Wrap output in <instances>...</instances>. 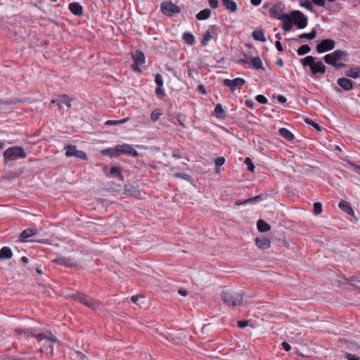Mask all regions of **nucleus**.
<instances>
[{
  "mask_svg": "<svg viewBox=\"0 0 360 360\" xmlns=\"http://www.w3.org/2000/svg\"><path fill=\"white\" fill-rule=\"evenodd\" d=\"M221 299L226 306L237 307L243 303V293L232 290H224L221 293Z\"/></svg>",
  "mask_w": 360,
  "mask_h": 360,
  "instance_id": "1",
  "label": "nucleus"
},
{
  "mask_svg": "<svg viewBox=\"0 0 360 360\" xmlns=\"http://www.w3.org/2000/svg\"><path fill=\"white\" fill-rule=\"evenodd\" d=\"M27 157V153L21 147L13 146L8 148L4 153V162L15 160L17 159H24Z\"/></svg>",
  "mask_w": 360,
  "mask_h": 360,
  "instance_id": "2",
  "label": "nucleus"
},
{
  "mask_svg": "<svg viewBox=\"0 0 360 360\" xmlns=\"http://www.w3.org/2000/svg\"><path fill=\"white\" fill-rule=\"evenodd\" d=\"M114 192L119 193H127V184L124 176L118 167L114 166Z\"/></svg>",
  "mask_w": 360,
  "mask_h": 360,
  "instance_id": "3",
  "label": "nucleus"
},
{
  "mask_svg": "<svg viewBox=\"0 0 360 360\" xmlns=\"http://www.w3.org/2000/svg\"><path fill=\"white\" fill-rule=\"evenodd\" d=\"M323 60L327 64H330L334 62L336 63L340 60L347 61L348 53L345 51L337 49L331 53L326 54L323 57Z\"/></svg>",
  "mask_w": 360,
  "mask_h": 360,
  "instance_id": "4",
  "label": "nucleus"
},
{
  "mask_svg": "<svg viewBox=\"0 0 360 360\" xmlns=\"http://www.w3.org/2000/svg\"><path fill=\"white\" fill-rule=\"evenodd\" d=\"M293 24L298 29H304L307 26L308 18L307 17L300 11L295 10L290 13Z\"/></svg>",
  "mask_w": 360,
  "mask_h": 360,
  "instance_id": "5",
  "label": "nucleus"
},
{
  "mask_svg": "<svg viewBox=\"0 0 360 360\" xmlns=\"http://www.w3.org/2000/svg\"><path fill=\"white\" fill-rule=\"evenodd\" d=\"M160 8L162 13L167 16H173L181 12L180 7L172 3L171 1L162 2L160 4Z\"/></svg>",
  "mask_w": 360,
  "mask_h": 360,
  "instance_id": "6",
  "label": "nucleus"
},
{
  "mask_svg": "<svg viewBox=\"0 0 360 360\" xmlns=\"http://www.w3.org/2000/svg\"><path fill=\"white\" fill-rule=\"evenodd\" d=\"M122 154L129 155L132 157H137L138 152L129 144H118L114 148V156L120 155Z\"/></svg>",
  "mask_w": 360,
  "mask_h": 360,
  "instance_id": "7",
  "label": "nucleus"
},
{
  "mask_svg": "<svg viewBox=\"0 0 360 360\" xmlns=\"http://www.w3.org/2000/svg\"><path fill=\"white\" fill-rule=\"evenodd\" d=\"M220 32V28L217 25H213L210 26L203 34V38L201 41L202 45L206 46L210 39L215 38Z\"/></svg>",
  "mask_w": 360,
  "mask_h": 360,
  "instance_id": "8",
  "label": "nucleus"
},
{
  "mask_svg": "<svg viewBox=\"0 0 360 360\" xmlns=\"http://www.w3.org/2000/svg\"><path fill=\"white\" fill-rule=\"evenodd\" d=\"M72 297L75 300L79 301L80 303L89 307V308L95 309L96 307V303L95 301L86 295L77 292L73 294Z\"/></svg>",
  "mask_w": 360,
  "mask_h": 360,
  "instance_id": "9",
  "label": "nucleus"
},
{
  "mask_svg": "<svg viewBox=\"0 0 360 360\" xmlns=\"http://www.w3.org/2000/svg\"><path fill=\"white\" fill-rule=\"evenodd\" d=\"M335 47V41L333 39H327L322 40L316 45V51L322 53L334 49Z\"/></svg>",
  "mask_w": 360,
  "mask_h": 360,
  "instance_id": "10",
  "label": "nucleus"
},
{
  "mask_svg": "<svg viewBox=\"0 0 360 360\" xmlns=\"http://www.w3.org/2000/svg\"><path fill=\"white\" fill-rule=\"evenodd\" d=\"M245 83V79L240 77L233 79H225L223 81V84L229 87L231 92H233L236 89H240Z\"/></svg>",
  "mask_w": 360,
  "mask_h": 360,
  "instance_id": "11",
  "label": "nucleus"
},
{
  "mask_svg": "<svg viewBox=\"0 0 360 360\" xmlns=\"http://www.w3.org/2000/svg\"><path fill=\"white\" fill-rule=\"evenodd\" d=\"M65 155L68 158L70 157H77L82 160H86L87 156L86 154L82 151L77 149L75 146L69 145L65 147Z\"/></svg>",
  "mask_w": 360,
  "mask_h": 360,
  "instance_id": "12",
  "label": "nucleus"
},
{
  "mask_svg": "<svg viewBox=\"0 0 360 360\" xmlns=\"http://www.w3.org/2000/svg\"><path fill=\"white\" fill-rule=\"evenodd\" d=\"M283 7L284 6L282 4H278L271 7L269 9L270 16L278 20L283 19L285 15H287V13H283Z\"/></svg>",
  "mask_w": 360,
  "mask_h": 360,
  "instance_id": "13",
  "label": "nucleus"
},
{
  "mask_svg": "<svg viewBox=\"0 0 360 360\" xmlns=\"http://www.w3.org/2000/svg\"><path fill=\"white\" fill-rule=\"evenodd\" d=\"M53 262L62 265L65 267L76 266L77 265L76 261L70 257H66L63 256L56 257L53 260Z\"/></svg>",
  "mask_w": 360,
  "mask_h": 360,
  "instance_id": "14",
  "label": "nucleus"
},
{
  "mask_svg": "<svg viewBox=\"0 0 360 360\" xmlns=\"http://www.w3.org/2000/svg\"><path fill=\"white\" fill-rule=\"evenodd\" d=\"M326 67L321 61L314 62L312 67H311V71L312 75L317 73L324 74L326 72Z\"/></svg>",
  "mask_w": 360,
  "mask_h": 360,
  "instance_id": "15",
  "label": "nucleus"
},
{
  "mask_svg": "<svg viewBox=\"0 0 360 360\" xmlns=\"http://www.w3.org/2000/svg\"><path fill=\"white\" fill-rule=\"evenodd\" d=\"M281 20L282 21V28L284 31L288 32L292 28L293 22L290 14L285 15Z\"/></svg>",
  "mask_w": 360,
  "mask_h": 360,
  "instance_id": "16",
  "label": "nucleus"
},
{
  "mask_svg": "<svg viewBox=\"0 0 360 360\" xmlns=\"http://www.w3.org/2000/svg\"><path fill=\"white\" fill-rule=\"evenodd\" d=\"M132 58L134 60V63L138 65H143L145 63V55L141 51L136 50L134 52H132Z\"/></svg>",
  "mask_w": 360,
  "mask_h": 360,
  "instance_id": "17",
  "label": "nucleus"
},
{
  "mask_svg": "<svg viewBox=\"0 0 360 360\" xmlns=\"http://www.w3.org/2000/svg\"><path fill=\"white\" fill-rule=\"evenodd\" d=\"M338 84L345 91H349L353 88L352 82L347 78H339Z\"/></svg>",
  "mask_w": 360,
  "mask_h": 360,
  "instance_id": "18",
  "label": "nucleus"
},
{
  "mask_svg": "<svg viewBox=\"0 0 360 360\" xmlns=\"http://www.w3.org/2000/svg\"><path fill=\"white\" fill-rule=\"evenodd\" d=\"M69 9L75 15H82L83 13V8L82 5L77 2H72L69 4Z\"/></svg>",
  "mask_w": 360,
  "mask_h": 360,
  "instance_id": "19",
  "label": "nucleus"
},
{
  "mask_svg": "<svg viewBox=\"0 0 360 360\" xmlns=\"http://www.w3.org/2000/svg\"><path fill=\"white\" fill-rule=\"evenodd\" d=\"M338 207H340V210H342V211L345 212L346 213L351 216H353L354 214V212L350 204L345 200H342L339 202Z\"/></svg>",
  "mask_w": 360,
  "mask_h": 360,
  "instance_id": "20",
  "label": "nucleus"
},
{
  "mask_svg": "<svg viewBox=\"0 0 360 360\" xmlns=\"http://www.w3.org/2000/svg\"><path fill=\"white\" fill-rule=\"evenodd\" d=\"M255 243L259 248L262 250H266L270 247L271 242L266 238H256Z\"/></svg>",
  "mask_w": 360,
  "mask_h": 360,
  "instance_id": "21",
  "label": "nucleus"
},
{
  "mask_svg": "<svg viewBox=\"0 0 360 360\" xmlns=\"http://www.w3.org/2000/svg\"><path fill=\"white\" fill-rule=\"evenodd\" d=\"M38 233V231L34 229H27L24 230L20 235V239L24 240L29 237L35 236Z\"/></svg>",
  "mask_w": 360,
  "mask_h": 360,
  "instance_id": "22",
  "label": "nucleus"
},
{
  "mask_svg": "<svg viewBox=\"0 0 360 360\" xmlns=\"http://www.w3.org/2000/svg\"><path fill=\"white\" fill-rule=\"evenodd\" d=\"M13 256V252L10 248L3 247L0 250V259H8Z\"/></svg>",
  "mask_w": 360,
  "mask_h": 360,
  "instance_id": "23",
  "label": "nucleus"
},
{
  "mask_svg": "<svg viewBox=\"0 0 360 360\" xmlns=\"http://www.w3.org/2000/svg\"><path fill=\"white\" fill-rule=\"evenodd\" d=\"M250 64H252V68L255 70H264L262 61L259 56L253 57L251 60Z\"/></svg>",
  "mask_w": 360,
  "mask_h": 360,
  "instance_id": "24",
  "label": "nucleus"
},
{
  "mask_svg": "<svg viewBox=\"0 0 360 360\" xmlns=\"http://www.w3.org/2000/svg\"><path fill=\"white\" fill-rule=\"evenodd\" d=\"M222 4L231 13L235 12L237 10V4L233 0H222Z\"/></svg>",
  "mask_w": 360,
  "mask_h": 360,
  "instance_id": "25",
  "label": "nucleus"
},
{
  "mask_svg": "<svg viewBox=\"0 0 360 360\" xmlns=\"http://www.w3.org/2000/svg\"><path fill=\"white\" fill-rule=\"evenodd\" d=\"M279 134L288 141H291L295 139L294 135L291 131L285 128H281L278 131Z\"/></svg>",
  "mask_w": 360,
  "mask_h": 360,
  "instance_id": "26",
  "label": "nucleus"
},
{
  "mask_svg": "<svg viewBox=\"0 0 360 360\" xmlns=\"http://www.w3.org/2000/svg\"><path fill=\"white\" fill-rule=\"evenodd\" d=\"M345 75L354 79L360 77V68L354 67L351 68L345 72Z\"/></svg>",
  "mask_w": 360,
  "mask_h": 360,
  "instance_id": "27",
  "label": "nucleus"
},
{
  "mask_svg": "<svg viewBox=\"0 0 360 360\" xmlns=\"http://www.w3.org/2000/svg\"><path fill=\"white\" fill-rule=\"evenodd\" d=\"M211 11L209 8H205L196 14V18L198 20H204L210 18Z\"/></svg>",
  "mask_w": 360,
  "mask_h": 360,
  "instance_id": "28",
  "label": "nucleus"
},
{
  "mask_svg": "<svg viewBox=\"0 0 360 360\" xmlns=\"http://www.w3.org/2000/svg\"><path fill=\"white\" fill-rule=\"evenodd\" d=\"M257 229L260 232H266L269 231L271 229V226L262 219H259L257 221Z\"/></svg>",
  "mask_w": 360,
  "mask_h": 360,
  "instance_id": "29",
  "label": "nucleus"
},
{
  "mask_svg": "<svg viewBox=\"0 0 360 360\" xmlns=\"http://www.w3.org/2000/svg\"><path fill=\"white\" fill-rule=\"evenodd\" d=\"M65 104L68 108L71 107V100L69 98V97L64 94L60 96L59 101L58 102V105L59 108H61L62 104Z\"/></svg>",
  "mask_w": 360,
  "mask_h": 360,
  "instance_id": "30",
  "label": "nucleus"
},
{
  "mask_svg": "<svg viewBox=\"0 0 360 360\" xmlns=\"http://www.w3.org/2000/svg\"><path fill=\"white\" fill-rule=\"evenodd\" d=\"M317 32L315 29H312L309 33H302L298 35L299 39H314L316 37Z\"/></svg>",
  "mask_w": 360,
  "mask_h": 360,
  "instance_id": "31",
  "label": "nucleus"
},
{
  "mask_svg": "<svg viewBox=\"0 0 360 360\" xmlns=\"http://www.w3.org/2000/svg\"><path fill=\"white\" fill-rule=\"evenodd\" d=\"M252 36L253 39L256 41H260L262 42L266 41V38L264 35V33L261 30L253 31Z\"/></svg>",
  "mask_w": 360,
  "mask_h": 360,
  "instance_id": "32",
  "label": "nucleus"
},
{
  "mask_svg": "<svg viewBox=\"0 0 360 360\" xmlns=\"http://www.w3.org/2000/svg\"><path fill=\"white\" fill-rule=\"evenodd\" d=\"M315 60V58L311 56H308L300 60V62L303 66H309L310 68L312 67L313 63Z\"/></svg>",
  "mask_w": 360,
  "mask_h": 360,
  "instance_id": "33",
  "label": "nucleus"
},
{
  "mask_svg": "<svg viewBox=\"0 0 360 360\" xmlns=\"http://www.w3.org/2000/svg\"><path fill=\"white\" fill-rule=\"evenodd\" d=\"M183 39L188 45H193L195 42L194 36L190 32H186L183 35Z\"/></svg>",
  "mask_w": 360,
  "mask_h": 360,
  "instance_id": "34",
  "label": "nucleus"
},
{
  "mask_svg": "<svg viewBox=\"0 0 360 360\" xmlns=\"http://www.w3.org/2000/svg\"><path fill=\"white\" fill-rule=\"evenodd\" d=\"M299 4L300 6L305 8L308 11L313 12L314 7L312 6L311 1L309 0H300Z\"/></svg>",
  "mask_w": 360,
  "mask_h": 360,
  "instance_id": "35",
  "label": "nucleus"
},
{
  "mask_svg": "<svg viewBox=\"0 0 360 360\" xmlns=\"http://www.w3.org/2000/svg\"><path fill=\"white\" fill-rule=\"evenodd\" d=\"M214 112L218 118H224L225 117L224 110L220 103L216 105Z\"/></svg>",
  "mask_w": 360,
  "mask_h": 360,
  "instance_id": "36",
  "label": "nucleus"
},
{
  "mask_svg": "<svg viewBox=\"0 0 360 360\" xmlns=\"http://www.w3.org/2000/svg\"><path fill=\"white\" fill-rule=\"evenodd\" d=\"M311 51V48L309 45L304 44L301 46L297 51V54L299 56H304L308 53H309Z\"/></svg>",
  "mask_w": 360,
  "mask_h": 360,
  "instance_id": "37",
  "label": "nucleus"
},
{
  "mask_svg": "<svg viewBox=\"0 0 360 360\" xmlns=\"http://www.w3.org/2000/svg\"><path fill=\"white\" fill-rule=\"evenodd\" d=\"M252 58L248 56L247 54H244V58H240L236 60V63L240 65H250L251 63Z\"/></svg>",
  "mask_w": 360,
  "mask_h": 360,
  "instance_id": "38",
  "label": "nucleus"
},
{
  "mask_svg": "<svg viewBox=\"0 0 360 360\" xmlns=\"http://www.w3.org/2000/svg\"><path fill=\"white\" fill-rule=\"evenodd\" d=\"M304 122L309 124V125H311L312 127H314L317 131H321V127H320V125L314 122L311 119H310L309 117H306L304 118Z\"/></svg>",
  "mask_w": 360,
  "mask_h": 360,
  "instance_id": "39",
  "label": "nucleus"
},
{
  "mask_svg": "<svg viewBox=\"0 0 360 360\" xmlns=\"http://www.w3.org/2000/svg\"><path fill=\"white\" fill-rule=\"evenodd\" d=\"M347 348L352 351H357L359 349L360 347L354 342L352 341H345Z\"/></svg>",
  "mask_w": 360,
  "mask_h": 360,
  "instance_id": "40",
  "label": "nucleus"
},
{
  "mask_svg": "<svg viewBox=\"0 0 360 360\" xmlns=\"http://www.w3.org/2000/svg\"><path fill=\"white\" fill-rule=\"evenodd\" d=\"M225 158L224 157H219L215 160V169L216 170L219 169V168L224 164Z\"/></svg>",
  "mask_w": 360,
  "mask_h": 360,
  "instance_id": "41",
  "label": "nucleus"
},
{
  "mask_svg": "<svg viewBox=\"0 0 360 360\" xmlns=\"http://www.w3.org/2000/svg\"><path fill=\"white\" fill-rule=\"evenodd\" d=\"M245 163L247 165L248 169L250 172H253L255 170V166H254V164L252 163L251 159L250 158H246L245 160Z\"/></svg>",
  "mask_w": 360,
  "mask_h": 360,
  "instance_id": "42",
  "label": "nucleus"
},
{
  "mask_svg": "<svg viewBox=\"0 0 360 360\" xmlns=\"http://www.w3.org/2000/svg\"><path fill=\"white\" fill-rule=\"evenodd\" d=\"M322 212V205L321 202H314V212L315 214H319Z\"/></svg>",
  "mask_w": 360,
  "mask_h": 360,
  "instance_id": "43",
  "label": "nucleus"
},
{
  "mask_svg": "<svg viewBox=\"0 0 360 360\" xmlns=\"http://www.w3.org/2000/svg\"><path fill=\"white\" fill-rule=\"evenodd\" d=\"M162 115L160 110H155L150 115V118L153 121L155 122L158 120L160 116Z\"/></svg>",
  "mask_w": 360,
  "mask_h": 360,
  "instance_id": "44",
  "label": "nucleus"
},
{
  "mask_svg": "<svg viewBox=\"0 0 360 360\" xmlns=\"http://www.w3.org/2000/svg\"><path fill=\"white\" fill-rule=\"evenodd\" d=\"M260 199H262V196L261 195H257V196H255L253 198H250L245 200L242 204L252 203V202H257ZM239 204L240 203H238V205H239Z\"/></svg>",
  "mask_w": 360,
  "mask_h": 360,
  "instance_id": "45",
  "label": "nucleus"
},
{
  "mask_svg": "<svg viewBox=\"0 0 360 360\" xmlns=\"http://www.w3.org/2000/svg\"><path fill=\"white\" fill-rule=\"evenodd\" d=\"M256 101L262 104H266L268 103V99L263 95H257L256 96Z\"/></svg>",
  "mask_w": 360,
  "mask_h": 360,
  "instance_id": "46",
  "label": "nucleus"
},
{
  "mask_svg": "<svg viewBox=\"0 0 360 360\" xmlns=\"http://www.w3.org/2000/svg\"><path fill=\"white\" fill-rule=\"evenodd\" d=\"M43 339H46L47 340H49V342H58V339L57 338L53 335L52 333H50L44 337L42 338Z\"/></svg>",
  "mask_w": 360,
  "mask_h": 360,
  "instance_id": "47",
  "label": "nucleus"
},
{
  "mask_svg": "<svg viewBox=\"0 0 360 360\" xmlns=\"http://www.w3.org/2000/svg\"><path fill=\"white\" fill-rule=\"evenodd\" d=\"M155 82L157 84L158 86H163V80L161 75L157 74L155 77Z\"/></svg>",
  "mask_w": 360,
  "mask_h": 360,
  "instance_id": "48",
  "label": "nucleus"
},
{
  "mask_svg": "<svg viewBox=\"0 0 360 360\" xmlns=\"http://www.w3.org/2000/svg\"><path fill=\"white\" fill-rule=\"evenodd\" d=\"M174 176L176 177L181 178L187 181H188L191 179V176L185 173H176Z\"/></svg>",
  "mask_w": 360,
  "mask_h": 360,
  "instance_id": "49",
  "label": "nucleus"
},
{
  "mask_svg": "<svg viewBox=\"0 0 360 360\" xmlns=\"http://www.w3.org/2000/svg\"><path fill=\"white\" fill-rule=\"evenodd\" d=\"M311 2L318 6L326 8V0H311Z\"/></svg>",
  "mask_w": 360,
  "mask_h": 360,
  "instance_id": "50",
  "label": "nucleus"
},
{
  "mask_svg": "<svg viewBox=\"0 0 360 360\" xmlns=\"http://www.w3.org/2000/svg\"><path fill=\"white\" fill-rule=\"evenodd\" d=\"M329 65L336 68H345L347 66V65L345 63H341V62H336V63H330Z\"/></svg>",
  "mask_w": 360,
  "mask_h": 360,
  "instance_id": "51",
  "label": "nucleus"
},
{
  "mask_svg": "<svg viewBox=\"0 0 360 360\" xmlns=\"http://www.w3.org/2000/svg\"><path fill=\"white\" fill-rule=\"evenodd\" d=\"M345 359H347V360H359V358L358 356L349 353L345 354Z\"/></svg>",
  "mask_w": 360,
  "mask_h": 360,
  "instance_id": "52",
  "label": "nucleus"
},
{
  "mask_svg": "<svg viewBox=\"0 0 360 360\" xmlns=\"http://www.w3.org/2000/svg\"><path fill=\"white\" fill-rule=\"evenodd\" d=\"M210 6L212 9H215L218 6V0H208Z\"/></svg>",
  "mask_w": 360,
  "mask_h": 360,
  "instance_id": "53",
  "label": "nucleus"
},
{
  "mask_svg": "<svg viewBox=\"0 0 360 360\" xmlns=\"http://www.w3.org/2000/svg\"><path fill=\"white\" fill-rule=\"evenodd\" d=\"M155 94L157 96H162L165 94V91L162 89V86H158L155 89Z\"/></svg>",
  "mask_w": 360,
  "mask_h": 360,
  "instance_id": "54",
  "label": "nucleus"
},
{
  "mask_svg": "<svg viewBox=\"0 0 360 360\" xmlns=\"http://www.w3.org/2000/svg\"><path fill=\"white\" fill-rule=\"evenodd\" d=\"M349 163L353 167V170L360 174V166L354 164L352 162H349Z\"/></svg>",
  "mask_w": 360,
  "mask_h": 360,
  "instance_id": "55",
  "label": "nucleus"
},
{
  "mask_svg": "<svg viewBox=\"0 0 360 360\" xmlns=\"http://www.w3.org/2000/svg\"><path fill=\"white\" fill-rule=\"evenodd\" d=\"M248 321H239L237 323L238 326L240 328H243L246 327L248 326Z\"/></svg>",
  "mask_w": 360,
  "mask_h": 360,
  "instance_id": "56",
  "label": "nucleus"
},
{
  "mask_svg": "<svg viewBox=\"0 0 360 360\" xmlns=\"http://www.w3.org/2000/svg\"><path fill=\"white\" fill-rule=\"evenodd\" d=\"M281 345H282L283 348L286 352H289L290 350L291 346L287 342H283Z\"/></svg>",
  "mask_w": 360,
  "mask_h": 360,
  "instance_id": "57",
  "label": "nucleus"
},
{
  "mask_svg": "<svg viewBox=\"0 0 360 360\" xmlns=\"http://www.w3.org/2000/svg\"><path fill=\"white\" fill-rule=\"evenodd\" d=\"M139 65H138V64H136V63H133L132 65H131V68H132V70L134 71V72H141V69L139 68Z\"/></svg>",
  "mask_w": 360,
  "mask_h": 360,
  "instance_id": "58",
  "label": "nucleus"
},
{
  "mask_svg": "<svg viewBox=\"0 0 360 360\" xmlns=\"http://www.w3.org/2000/svg\"><path fill=\"white\" fill-rule=\"evenodd\" d=\"M102 153L104 154V155H108L110 156H112V150L110 148L105 149V150H102Z\"/></svg>",
  "mask_w": 360,
  "mask_h": 360,
  "instance_id": "59",
  "label": "nucleus"
},
{
  "mask_svg": "<svg viewBox=\"0 0 360 360\" xmlns=\"http://www.w3.org/2000/svg\"><path fill=\"white\" fill-rule=\"evenodd\" d=\"M278 101L280 103H284L286 102L287 99L284 96L279 95V96H278Z\"/></svg>",
  "mask_w": 360,
  "mask_h": 360,
  "instance_id": "60",
  "label": "nucleus"
},
{
  "mask_svg": "<svg viewBox=\"0 0 360 360\" xmlns=\"http://www.w3.org/2000/svg\"><path fill=\"white\" fill-rule=\"evenodd\" d=\"M275 44H276V47L278 49V51H283L282 44H281V43L279 41H276Z\"/></svg>",
  "mask_w": 360,
  "mask_h": 360,
  "instance_id": "61",
  "label": "nucleus"
},
{
  "mask_svg": "<svg viewBox=\"0 0 360 360\" xmlns=\"http://www.w3.org/2000/svg\"><path fill=\"white\" fill-rule=\"evenodd\" d=\"M198 90L202 94H206V91H205V88L204 86V85L202 84H200L198 86Z\"/></svg>",
  "mask_w": 360,
  "mask_h": 360,
  "instance_id": "62",
  "label": "nucleus"
},
{
  "mask_svg": "<svg viewBox=\"0 0 360 360\" xmlns=\"http://www.w3.org/2000/svg\"><path fill=\"white\" fill-rule=\"evenodd\" d=\"M127 120V119H122L121 120H114V122H113L114 126L120 124H122V123L125 122Z\"/></svg>",
  "mask_w": 360,
  "mask_h": 360,
  "instance_id": "63",
  "label": "nucleus"
},
{
  "mask_svg": "<svg viewBox=\"0 0 360 360\" xmlns=\"http://www.w3.org/2000/svg\"><path fill=\"white\" fill-rule=\"evenodd\" d=\"M178 292L182 296H186L188 295L187 290L183 288L179 289Z\"/></svg>",
  "mask_w": 360,
  "mask_h": 360,
  "instance_id": "64",
  "label": "nucleus"
}]
</instances>
